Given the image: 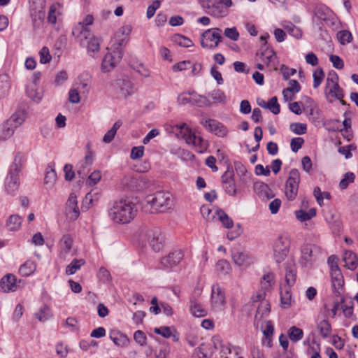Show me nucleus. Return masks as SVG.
Instances as JSON below:
<instances>
[{"label":"nucleus","mask_w":358,"mask_h":358,"mask_svg":"<svg viewBox=\"0 0 358 358\" xmlns=\"http://www.w3.org/2000/svg\"><path fill=\"white\" fill-rule=\"evenodd\" d=\"M138 238L142 245L148 243L153 251L159 252L163 247L161 230L157 227L142 226L138 231Z\"/></svg>","instance_id":"f257e3e1"},{"label":"nucleus","mask_w":358,"mask_h":358,"mask_svg":"<svg viewBox=\"0 0 358 358\" xmlns=\"http://www.w3.org/2000/svg\"><path fill=\"white\" fill-rule=\"evenodd\" d=\"M109 210L110 219L117 223L126 224L133 220L137 212L135 203H115Z\"/></svg>","instance_id":"f03ea898"},{"label":"nucleus","mask_w":358,"mask_h":358,"mask_svg":"<svg viewBox=\"0 0 358 358\" xmlns=\"http://www.w3.org/2000/svg\"><path fill=\"white\" fill-rule=\"evenodd\" d=\"M291 245V238L287 234L278 236L273 244V257L277 264L282 262L287 257Z\"/></svg>","instance_id":"7ed1b4c3"},{"label":"nucleus","mask_w":358,"mask_h":358,"mask_svg":"<svg viewBox=\"0 0 358 358\" xmlns=\"http://www.w3.org/2000/svg\"><path fill=\"white\" fill-rule=\"evenodd\" d=\"M222 29L211 28L206 30L201 36V45L206 49H215L222 41Z\"/></svg>","instance_id":"20e7f679"},{"label":"nucleus","mask_w":358,"mask_h":358,"mask_svg":"<svg viewBox=\"0 0 358 358\" xmlns=\"http://www.w3.org/2000/svg\"><path fill=\"white\" fill-rule=\"evenodd\" d=\"M24 121V117L23 115H13L0 127V140L5 141L13 136L15 129L20 127Z\"/></svg>","instance_id":"39448f33"},{"label":"nucleus","mask_w":358,"mask_h":358,"mask_svg":"<svg viewBox=\"0 0 358 358\" xmlns=\"http://www.w3.org/2000/svg\"><path fill=\"white\" fill-rule=\"evenodd\" d=\"M299 179V171L296 169H292L289 171V178L286 181L285 190V195L289 201L295 199L297 195Z\"/></svg>","instance_id":"423d86ee"},{"label":"nucleus","mask_w":358,"mask_h":358,"mask_svg":"<svg viewBox=\"0 0 358 358\" xmlns=\"http://www.w3.org/2000/svg\"><path fill=\"white\" fill-rule=\"evenodd\" d=\"M301 262L307 264L315 260L321 253V248L315 244H303L301 248Z\"/></svg>","instance_id":"0eeeda50"},{"label":"nucleus","mask_w":358,"mask_h":358,"mask_svg":"<svg viewBox=\"0 0 358 358\" xmlns=\"http://www.w3.org/2000/svg\"><path fill=\"white\" fill-rule=\"evenodd\" d=\"M184 255L182 250H176L164 257L161 260V267L164 269H171L177 266L183 259Z\"/></svg>","instance_id":"6e6552de"},{"label":"nucleus","mask_w":358,"mask_h":358,"mask_svg":"<svg viewBox=\"0 0 358 358\" xmlns=\"http://www.w3.org/2000/svg\"><path fill=\"white\" fill-rule=\"evenodd\" d=\"M209 131L219 137H224L228 133L227 128L221 122L213 119H208L201 123Z\"/></svg>","instance_id":"1a4fd4ad"},{"label":"nucleus","mask_w":358,"mask_h":358,"mask_svg":"<svg viewBox=\"0 0 358 358\" xmlns=\"http://www.w3.org/2000/svg\"><path fill=\"white\" fill-rule=\"evenodd\" d=\"M21 280H17L15 275L11 273L5 275L0 280V289L3 292H15L20 287Z\"/></svg>","instance_id":"9d476101"},{"label":"nucleus","mask_w":358,"mask_h":358,"mask_svg":"<svg viewBox=\"0 0 358 358\" xmlns=\"http://www.w3.org/2000/svg\"><path fill=\"white\" fill-rule=\"evenodd\" d=\"M333 292L336 296L342 295L344 286V278L341 270L330 271Z\"/></svg>","instance_id":"9b49d317"},{"label":"nucleus","mask_w":358,"mask_h":358,"mask_svg":"<svg viewBox=\"0 0 358 358\" xmlns=\"http://www.w3.org/2000/svg\"><path fill=\"white\" fill-rule=\"evenodd\" d=\"M231 257L235 264L240 267L248 268L254 262L253 258L248 253L239 250H233Z\"/></svg>","instance_id":"f8f14e48"},{"label":"nucleus","mask_w":358,"mask_h":358,"mask_svg":"<svg viewBox=\"0 0 358 358\" xmlns=\"http://www.w3.org/2000/svg\"><path fill=\"white\" fill-rule=\"evenodd\" d=\"M211 302L213 306H224L226 303L224 289L218 285L212 286Z\"/></svg>","instance_id":"ddd939ff"},{"label":"nucleus","mask_w":358,"mask_h":358,"mask_svg":"<svg viewBox=\"0 0 358 358\" xmlns=\"http://www.w3.org/2000/svg\"><path fill=\"white\" fill-rule=\"evenodd\" d=\"M206 13L215 17H223L228 15L229 10L224 6L223 1L214 0L210 4L209 10H206Z\"/></svg>","instance_id":"4468645a"},{"label":"nucleus","mask_w":358,"mask_h":358,"mask_svg":"<svg viewBox=\"0 0 358 358\" xmlns=\"http://www.w3.org/2000/svg\"><path fill=\"white\" fill-rule=\"evenodd\" d=\"M26 161L24 155L21 152H17L14 158L13 163L10 164L9 171L7 176H12L14 177H19L22 168Z\"/></svg>","instance_id":"2eb2a0df"},{"label":"nucleus","mask_w":358,"mask_h":358,"mask_svg":"<svg viewBox=\"0 0 358 358\" xmlns=\"http://www.w3.org/2000/svg\"><path fill=\"white\" fill-rule=\"evenodd\" d=\"M233 171H227L221 177L224 184V189L229 195H235L236 193V185L234 180Z\"/></svg>","instance_id":"dca6fc26"},{"label":"nucleus","mask_w":358,"mask_h":358,"mask_svg":"<svg viewBox=\"0 0 358 358\" xmlns=\"http://www.w3.org/2000/svg\"><path fill=\"white\" fill-rule=\"evenodd\" d=\"M112 85L115 87H120L122 95L124 98L134 93L133 84L128 79H117L112 83Z\"/></svg>","instance_id":"f3484780"},{"label":"nucleus","mask_w":358,"mask_h":358,"mask_svg":"<svg viewBox=\"0 0 358 358\" xmlns=\"http://www.w3.org/2000/svg\"><path fill=\"white\" fill-rule=\"evenodd\" d=\"M254 190L260 199H271L274 197V194L268 185L263 182H255Z\"/></svg>","instance_id":"a211bd4d"},{"label":"nucleus","mask_w":358,"mask_h":358,"mask_svg":"<svg viewBox=\"0 0 358 358\" xmlns=\"http://www.w3.org/2000/svg\"><path fill=\"white\" fill-rule=\"evenodd\" d=\"M94 17L92 15H87L82 22H79L78 26L73 29L72 34L76 37L80 35L86 34L90 32L87 26L93 23Z\"/></svg>","instance_id":"6ab92c4d"},{"label":"nucleus","mask_w":358,"mask_h":358,"mask_svg":"<svg viewBox=\"0 0 358 358\" xmlns=\"http://www.w3.org/2000/svg\"><path fill=\"white\" fill-rule=\"evenodd\" d=\"M87 45V48L90 52H97L100 49V40L90 32L83 34Z\"/></svg>","instance_id":"aec40b11"},{"label":"nucleus","mask_w":358,"mask_h":358,"mask_svg":"<svg viewBox=\"0 0 358 358\" xmlns=\"http://www.w3.org/2000/svg\"><path fill=\"white\" fill-rule=\"evenodd\" d=\"M289 87L282 90V95L286 101L292 100L294 94L289 96V93H298L301 90V85L296 80H290L289 81Z\"/></svg>","instance_id":"412c9836"},{"label":"nucleus","mask_w":358,"mask_h":358,"mask_svg":"<svg viewBox=\"0 0 358 358\" xmlns=\"http://www.w3.org/2000/svg\"><path fill=\"white\" fill-rule=\"evenodd\" d=\"M285 281L287 286H292L296 280V267L294 264H287L285 268Z\"/></svg>","instance_id":"4be33fe9"},{"label":"nucleus","mask_w":358,"mask_h":358,"mask_svg":"<svg viewBox=\"0 0 358 358\" xmlns=\"http://www.w3.org/2000/svg\"><path fill=\"white\" fill-rule=\"evenodd\" d=\"M343 261L345 263V266L351 270H354L357 268L358 264V259L356 254L352 251L346 250L344 252Z\"/></svg>","instance_id":"5701e85b"},{"label":"nucleus","mask_w":358,"mask_h":358,"mask_svg":"<svg viewBox=\"0 0 358 358\" xmlns=\"http://www.w3.org/2000/svg\"><path fill=\"white\" fill-rule=\"evenodd\" d=\"M65 214L71 220H76L80 215V207L78 203H66Z\"/></svg>","instance_id":"b1692460"},{"label":"nucleus","mask_w":358,"mask_h":358,"mask_svg":"<svg viewBox=\"0 0 358 358\" xmlns=\"http://www.w3.org/2000/svg\"><path fill=\"white\" fill-rule=\"evenodd\" d=\"M296 218L301 222L310 220L316 215V209L310 208L308 210L300 209L294 212Z\"/></svg>","instance_id":"393cba45"},{"label":"nucleus","mask_w":358,"mask_h":358,"mask_svg":"<svg viewBox=\"0 0 358 358\" xmlns=\"http://www.w3.org/2000/svg\"><path fill=\"white\" fill-rule=\"evenodd\" d=\"M236 173L240 177V183L246 184L250 180V176L245 166L240 162H234Z\"/></svg>","instance_id":"a878e982"},{"label":"nucleus","mask_w":358,"mask_h":358,"mask_svg":"<svg viewBox=\"0 0 358 358\" xmlns=\"http://www.w3.org/2000/svg\"><path fill=\"white\" fill-rule=\"evenodd\" d=\"M36 268V264L34 261L28 260L24 262L19 268V273L22 276H29L34 273Z\"/></svg>","instance_id":"bb28decb"},{"label":"nucleus","mask_w":358,"mask_h":358,"mask_svg":"<svg viewBox=\"0 0 358 358\" xmlns=\"http://www.w3.org/2000/svg\"><path fill=\"white\" fill-rule=\"evenodd\" d=\"M320 335L324 338H328L331 333V325L329 320H322L317 324Z\"/></svg>","instance_id":"cd10ccee"},{"label":"nucleus","mask_w":358,"mask_h":358,"mask_svg":"<svg viewBox=\"0 0 358 358\" xmlns=\"http://www.w3.org/2000/svg\"><path fill=\"white\" fill-rule=\"evenodd\" d=\"M6 188L9 193H13L17 190L20 186V177L7 176L6 178Z\"/></svg>","instance_id":"c85d7f7f"},{"label":"nucleus","mask_w":358,"mask_h":358,"mask_svg":"<svg viewBox=\"0 0 358 358\" xmlns=\"http://www.w3.org/2000/svg\"><path fill=\"white\" fill-rule=\"evenodd\" d=\"M122 122L121 120L116 121L111 129L108 130L103 137V142L105 143H110L115 138L118 129L122 126Z\"/></svg>","instance_id":"c756f323"},{"label":"nucleus","mask_w":358,"mask_h":358,"mask_svg":"<svg viewBox=\"0 0 358 358\" xmlns=\"http://www.w3.org/2000/svg\"><path fill=\"white\" fill-rule=\"evenodd\" d=\"M135 208L141 209L145 213H157V206L161 203H135Z\"/></svg>","instance_id":"7c9ffc66"},{"label":"nucleus","mask_w":358,"mask_h":358,"mask_svg":"<svg viewBox=\"0 0 358 358\" xmlns=\"http://www.w3.org/2000/svg\"><path fill=\"white\" fill-rule=\"evenodd\" d=\"M190 310L193 315L195 317H204L207 314V311L203 308L199 303H197L194 298L190 300Z\"/></svg>","instance_id":"2f4dec72"},{"label":"nucleus","mask_w":358,"mask_h":358,"mask_svg":"<svg viewBox=\"0 0 358 358\" xmlns=\"http://www.w3.org/2000/svg\"><path fill=\"white\" fill-rule=\"evenodd\" d=\"M280 302L285 306H289L291 305V286L285 285L280 288Z\"/></svg>","instance_id":"473e14b6"},{"label":"nucleus","mask_w":358,"mask_h":358,"mask_svg":"<svg viewBox=\"0 0 358 358\" xmlns=\"http://www.w3.org/2000/svg\"><path fill=\"white\" fill-rule=\"evenodd\" d=\"M117 62L114 60L113 54L107 53L103 57L101 63V68L104 72H108L116 65Z\"/></svg>","instance_id":"72a5a7b5"},{"label":"nucleus","mask_w":358,"mask_h":358,"mask_svg":"<svg viewBox=\"0 0 358 358\" xmlns=\"http://www.w3.org/2000/svg\"><path fill=\"white\" fill-rule=\"evenodd\" d=\"M22 224V219L17 215H12L6 222V227L9 231H17Z\"/></svg>","instance_id":"f704fd0d"},{"label":"nucleus","mask_w":358,"mask_h":358,"mask_svg":"<svg viewBox=\"0 0 358 358\" xmlns=\"http://www.w3.org/2000/svg\"><path fill=\"white\" fill-rule=\"evenodd\" d=\"M192 106H196L198 107H210L212 102L205 96L196 94L192 97Z\"/></svg>","instance_id":"c9c22d12"},{"label":"nucleus","mask_w":358,"mask_h":358,"mask_svg":"<svg viewBox=\"0 0 358 358\" xmlns=\"http://www.w3.org/2000/svg\"><path fill=\"white\" fill-rule=\"evenodd\" d=\"M181 136L187 144L196 145L197 141L199 142L203 141V139L201 137H197L189 128L185 129Z\"/></svg>","instance_id":"e433bc0d"},{"label":"nucleus","mask_w":358,"mask_h":358,"mask_svg":"<svg viewBox=\"0 0 358 358\" xmlns=\"http://www.w3.org/2000/svg\"><path fill=\"white\" fill-rule=\"evenodd\" d=\"M288 336L292 342L296 343L303 338V331L301 329L293 326L288 330Z\"/></svg>","instance_id":"4c0bfd02"},{"label":"nucleus","mask_w":358,"mask_h":358,"mask_svg":"<svg viewBox=\"0 0 358 358\" xmlns=\"http://www.w3.org/2000/svg\"><path fill=\"white\" fill-rule=\"evenodd\" d=\"M216 215L225 228L229 229L233 227V220L227 215V214L221 209H216Z\"/></svg>","instance_id":"58836bf2"},{"label":"nucleus","mask_w":358,"mask_h":358,"mask_svg":"<svg viewBox=\"0 0 358 358\" xmlns=\"http://www.w3.org/2000/svg\"><path fill=\"white\" fill-rule=\"evenodd\" d=\"M72 245L73 239L69 234L64 235L59 241V245L62 251L65 254L69 252L72 248Z\"/></svg>","instance_id":"ea45409f"},{"label":"nucleus","mask_w":358,"mask_h":358,"mask_svg":"<svg viewBox=\"0 0 358 358\" xmlns=\"http://www.w3.org/2000/svg\"><path fill=\"white\" fill-rule=\"evenodd\" d=\"M202 216L207 220H211L215 218V212L213 213L211 203L203 204L200 208Z\"/></svg>","instance_id":"a19ab883"},{"label":"nucleus","mask_w":358,"mask_h":358,"mask_svg":"<svg viewBox=\"0 0 358 358\" xmlns=\"http://www.w3.org/2000/svg\"><path fill=\"white\" fill-rule=\"evenodd\" d=\"M110 338L117 346H123L127 341V337L117 331H112L110 333Z\"/></svg>","instance_id":"79ce46f5"},{"label":"nucleus","mask_w":358,"mask_h":358,"mask_svg":"<svg viewBox=\"0 0 358 358\" xmlns=\"http://www.w3.org/2000/svg\"><path fill=\"white\" fill-rule=\"evenodd\" d=\"M209 96L212 98L214 103H224L227 99L224 92L220 89L213 90L209 94Z\"/></svg>","instance_id":"37998d69"},{"label":"nucleus","mask_w":358,"mask_h":358,"mask_svg":"<svg viewBox=\"0 0 358 358\" xmlns=\"http://www.w3.org/2000/svg\"><path fill=\"white\" fill-rule=\"evenodd\" d=\"M85 264V261L82 259H74L67 266L66 268V273L68 275L74 274L80 266Z\"/></svg>","instance_id":"c03bdc74"},{"label":"nucleus","mask_w":358,"mask_h":358,"mask_svg":"<svg viewBox=\"0 0 358 358\" xmlns=\"http://www.w3.org/2000/svg\"><path fill=\"white\" fill-rule=\"evenodd\" d=\"M264 108L269 109L274 115H278L280 112V106L278 103V99L276 96L271 98L266 103V105H264Z\"/></svg>","instance_id":"a18cd8bd"},{"label":"nucleus","mask_w":358,"mask_h":358,"mask_svg":"<svg viewBox=\"0 0 358 358\" xmlns=\"http://www.w3.org/2000/svg\"><path fill=\"white\" fill-rule=\"evenodd\" d=\"M325 94L327 96L330 94L334 99H343L344 96L343 90L339 86L338 83L333 85L328 92H325Z\"/></svg>","instance_id":"49530a36"},{"label":"nucleus","mask_w":358,"mask_h":358,"mask_svg":"<svg viewBox=\"0 0 358 358\" xmlns=\"http://www.w3.org/2000/svg\"><path fill=\"white\" fill-rule=\"evenodd\" d=\"M287 32L292 36L299 39L302 36V32L301 29L296 27L291 22H289L287 25H283Z\"/></svg>","instance_id":"de8ad7c7"},{"label":"nucleus","mask_w":358,"mask_h":358,"mask_svg":"<svg viewBox=\"0 0 358 358\" xmlns=\"http://www.w3.org/2000/svg\"><path fill=\"white\" fill-rule=\"evenodd\" d=\"M262 287L266 290L271 288L274 285V274L273 273H268L262 277L261 281Z\"/></svg>","instance_id":"09e8293b"},{"label":"nucleus","mask_w":358,"mask_h":358,"mask_svg":"<svg viewBox=\"0 0 358 358\" xmlns=\"http://www.w3.org/2000/svg\"><path fill=\"white\" fill-rule=\"evenodd\" d=\"M35 316L39 321L45 322L51 317V310L48 306H45L35 313Z\"/></svg>","instance_id":"8fccbe9b"},{"label":"nucleus","mask_w":358,"mask_h":358,"mask_svg":"<svg viewBox=\"0 0 358 358\" xmlns=\"http://www.w3.org/2000/svg\"><path fill=\"white\" fill-rule=\"evenodd\" d=\"M313 195L317 201H322L324 199L331 200V196L329 192H322L319 187H315L313 190Z\"/></svg>","instance_id":"3c124183"},{"label":"nucleus","mask_w":358,"mask_h":358,"mask_svg":"<svg viewBox=\"0 0 358 358\" xmlns=\"http://www.w3.org/2000/svg\"><path fill=\"white\" fill-rule=\"evenodd\" d=\"M337 38L341 44L345 45L352 40V36L350 31L342 30L338 32Z\"/></svg>","instance_id":"603ef678"},{"label":"nucleus","mask_w":358,"mask_h":358,"mask_svg":"<svg viewBox=\"0 0 358 358\" xmlns=\"http://www.w3.org/2000/svg\"><path fill=\"white\" fill-rule=\"evenodd\" d=\"M289 127L291 131L297 135L304 134L307 131V125L304 123H292Z\"/></svg>","instance_id":"864d4df0"},{"label":"nucleus","mask_w":358,"mask_h":358,"mask_svg":"<svg viewBox=\"0 0 358 358\" xmlns=\"http://www.w3.org/2000/svg\"><path fill=\"white\" fill-rule=\"evenodd\" d=\"M355 178V175L352 172H347L345 173L343 178L339 183L341 189H343L348 187L349 183L353 182Z\"/></svg>","instance_id":"5fc2aeb1"},{"label":"nucleus","mask_w":358,"mask_h":358,"mask_svg":"<svg viewBox=\"0 0 358 358\" xmlns=\"http://www.w3.org/2000/svg\"><path fill=\"white\" fill-rule=\"evenodd\" d=\"M275 53V51L273 50V48H271L268 45L267 41H265L261 45V48L259 49V52H257V55H261V58H263V57H265L266 56H268L269 55H274Z\"/></svg>","instance_id":"6e6d98bb"},{"label":"nucleus","mask_w":358,"mask_h":358,"mask_svg":"<svg viewBox=\"0 0 358 358\" xmlns=\"http://www.w3.org/2000/svg\"><path fill=\"white\" fill-rule=\"evenodd\" d=\"M56 178L57 173L55 170L49 166L45 176V183L52 185L56 180Z\"/></svg>","instance_id":"4d7b16f0"},{"label":"nucleus","mask_w":358,"mask_h":358,"mask_svg":"<svg viewBox=\"0 0 358 358\" xmlns=\"http://www.w3.org/2000/svg\"><path fill=\"white\" fill-rule=\"evenodd\" d=\"M313 87L316 89L320 85L324 78V73L323 70L322 69H319L318 70L315 71L313 74Z\"/></svg>","instance_id":"13d9d810"},{"label":"nucleus","mask_w":358,"mask_h":358,"mask_svg":"<svg viewBox=\"0 0 358 358\" xmlns=\"http://www.w3.org/2000/svg\"><path fill=\"white\" fill-rule=\"evenodd\" d=\"M172 199V194L169 192H157L150 201H170Z\"/></svg>","instance_id":"bf43d9fd"},{"label":"nucleus","mask_w":358,"mask_h":358,"mask_svg":"<svg viewBox=\"0 0 358 358\" xmlns=\"http://www.w3.org/2000/svg\"><path fill=\"white\" fill-rule=\"evenodd\" d=\"M175 40L177 43L182 47L189 48L194 45L192 41L189 38L180 34L176 35Z\"/></svg>","instance_id":"052dcab7"},{"label":"nucleus","mask_w":358,"mask_h":358,"mask_svg":"<svg viewBox=\"0 0 358 358\" xmlns=\"http://www.w3.org/2000/svg\"><path fill=\"white\" fill-rule=\"evenodd\" d=\"M134 339L141 346H145L147 344V337L145 333L141 330H137L134 334Z\"/></svg>","instance_id":"680f3d73"},{"label":"nucleus","mask_w":358,"mask_h":358,"mask_svg":"<svg viewBox=\"0 0 358 358\" xmlns=\"http://www.w3.org/2000/svg\"><path fill=\"white\" fill-rule=\"evenodd\" d=\"M39 55L40 62L41 64H47L50 62L52 59L49 49L47 47H43L39 52Z\"/></svg>","instance_id":"e2e57ef3"},{"label":"nucleus","mask_w":358,"mask_h":358,"mask_svg":"<svg viewBox=\"0 0 358 358\" xmlns=\"http://www.w3.org/2000/svg\"><path fill=\"white\" fill-rule=\"evenodd\" d=\"M304 143V139L301 137H296L293 138L291 140L290 143V147L292 149V151L294 152H298L299 149L302 147L303 144Z\"/></svg>","instance_id":"0e129e2a"},{"label":"nucleus","mask_w":358,"mask_h":358,"mask_svg":"<svg viewBox=\"0 0 358 358\" xmlns=\"http://www.w3.org/2000/svg\"><path fill=\"white\" fill-rule=\"evenodd\" d=\"M329 60L332 63L333 66L336 69L341 70L344 67L343 60L338 55H331L329 57Z\"/></svg>","instance_id":"69168bd1"},{"label":"nucleus","mask_w":358,"mask_h":358,"mask_svg":"<svg viewBox=\"0 0 358 358\" xmlns=\"http://www.w3.org/2000/svg\"><path fill=\"white\" fill-rule=\"evenodd\" d=\"M143 154H144V147L143 146L141 145V146L134 147L131 149L130 157L132 159H138L143 156Z\"/></svg>","instance_id":"338daca9"},{"label":"nucleus","mask_w":358,"mask_h":358,"mask_svg":"<svg viewBox=\"0 0 358 358\" xmlns=\"http://www.w3.org/2000/svg\"><path fill=\"white\" fill-rule=\"evenodd\" d=\"M226 37L232 41H237L239 38V33L236 27L226 28L224 32Z\"/></svg>","instance_id":"774afa93"}]
</instances>
